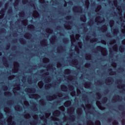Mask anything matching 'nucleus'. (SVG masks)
I'll list each match as a JSON object with an SVG mask.
<instances>
[{"mask_svg":"<svg viewBox=\"0 0 125 125\" xmlns=\"http://www.w3.org/2000/svg\"><path fill=\"white\" fill-rule=\"evenodd\" d=\"M73 11L82 13L83 11V8L81 6H76L73 8Z\"/></svg>","mask_w":125,"mask_h":125,"instance_id":"f257e3e1","label":"nucleus"},{"mask_svg":"<svg viewBox=\"0 0 125 125\" xmlns=\"http://www.w3.org/2000/svg\"><path fill=\"white\" fill-rule=\"evenodd\" d=\"M96 49H97V50H103L104 53L103 54V55H106V54H107V50H106L105 48H104L101 46H98L96 48Z\"/></svg>","mask_w":125,"mask_h":125,"instance_id":"f03ea898","label":"nucleus"},{"mask_svg":"<svg viewBox=\"0 0 125 125\" xmlns=\"http://www.w3.org/2000/svg\"><path fill=\"white\" fill-rule=\"evenodd\" d=\"M3 62L5 67H7V66H8V63L7 62V60L6 59V58L5 57L3 58Z\"/></svg>","mask_w":125,"mask_h":125,"instance_id":"7ed1b4c3","label":"nucleus"},{"mask_svg":"<svg viewBox=\"0 0 125 125\" xmlns=\"http://www.w3.org/2000/svg\"><path fill=\"white\" fill-rule=\"evenodd\" d=\"M34 13L33 15V16L35 18H38V17H39L40 16V14L39 13V12H38V11L35 10L34 11Z\"/></svg>","mask_w":125,"mask_h":125,"instance_id":"20e7f679","label":"nucleus"},{"mask_svg":"<svg viewBox=\"0 0 125 125\" xmlns=\"http://www.w3.org/2000/svg\"><path fill=\"white\" fill-rule=\"evenodd\" d=\"M55 40H56V36H53L52 38L50 40L51 43H54V42H55Z\"/></svg>","mask_w":125,"mask_h":125,"instance_id":"39448f33","label":"nucleus"},{"mask_svg":"<svg viewBox=\"0 0 125 125\" xmlns=\"http://www.w3.org/2000/svg\"><path fill=\"white\" fill-rule=\"evenodd\" d=\"M81 21H83V22H85L86 21V17L85 15H82V17L81 18Z\"/></svg>","mask_w":125,"mask_h":125,"instance_id":"423d86ee","label":"nucleus"},{"mask_svg":"<svg viewBox=\"0 0 125 125\" xmlns=\"http://www.w3.org/2000/svg\"><path fill=\"white\" fill-rule=\"evenodd\" d=\"M5 13V9L3 8L0 11V14L2 15V16H4V14Z\"/></svg>","mask_w":125,"mask_h":125,"instance_id":"0eeeda50","label":"nucleus"},{"mask_svg":"<svg viewBox=\"0 0 125 125\" xmlns=\"http://www.w3.org/2000/svg\"><path fill=\"white\" fill-rule=\"evenodd\" d=\"M101 30L104 32L107 31V26H106V25H103L102 28H101Z\"/></svg>","mask_w":125,"mask_h":125,"instance_id":"6e6552de","label":"nucleus"},{"mask_svg":"<svg viewBox=\"0 0 125 125\" xmlns=\"http://www.w3.org/2000/svg\"><path fill=\"white\" fill-rule=\"evenodd\" d=\"M46 42V40L43 39L42 41L41 42V43L42 44V45H46V44H47V42Z\"/></svg>","mask_w":125,"mask_h":125,"instance_id":"1a4fd4ad","label":"nucleus"},{"mask_svg":"<svg viewBox=\"0 0 125 125\" xmlns=\"http://www.w3.org/2000/svg\"><path fill=\"white\" fill-rule=\"evenodd\" d=\"M20 42L21 44H25L26 43V40L25 39L22 38L20 40Z\"/></svg>","mask_w":125,"mask_h":125,"instance_id":"9d476101","label":"nucleus"},{"mask_svg":"<svg viewBox=\"0 0 125 125\" xmlns=\"http://www.w3.org/2000/svg\"><path fill=\"white\" fill-rule=\"evenodd\" d=\"M56 112H57V113H53V116L54 117H58L59 116L60 114L61 113L60 111H59V110H57Z\"/></svg>","mask_w":125,"mask_h":125,"instance_id":"9b49d317","label":"nucleus"},{"mask_svg":"<svg viewBox=\"0 0 125 125\" xmlns=\"http://www.w3.org/2000/svg\"><path fill=\"white\" fill-rule=\"evenodd\" d=\"M119 50L121 52H124L125 51V47L123 45H121L119 47Z\"/></svg>","mask_w":125,"mask_h":125,"instance_id":"f8f14e48","label":"nucleus"},{"mask_svg":"<svg viewBox=\"0 0 125 125\" xmlns=\"http://www.w3.org/2000/svg\"><path fill=\"white\" fill-rule=\"evenodd\" d=\"M25 36L27 39H31V37H32V34L30 33H27Z\"/></svg>","mask_w":125,"mask_h":125,"instance_id":"ddd939ff","label":"nucleus"},{"mask_svg":"<svg viewBox=\"0 0 125 125\" xmlns=\"http://www.w3.org/2000/svg\"><path fill=\"white\" fill-rule=\"evenodd\" d=\"M83 114V109L82 108H78V115L79 116H81Z\"/></svg>","mask_w":125,"mask_h":125,"instance_id":"4468645a","label":"nucleus"},{"mask_svg":"<svg viewBox=\"0 0 125 125\" xmlns=\"http://www.w3.org/2000/svg\"><path fill=\"white\" fill-rule=\"evenodd\" d=\"M70 89L72 90L73 94H76V92L74 91V86L73 85H70Z\"/></svg>","mask_w":125,"mask_h":125,"instance_id":"2eb2a0df","label":"nucleus"},{"mask_svg":"<svg viewBox=\"0 0 125 125\" xmlns=\"http://www.w3.org/2000/svg\"><path fill=\"white\" fill-rule=\"evenodd\" d=\"M24 15H25V12L24 11H22L19 13L20 17H24Z\"/></svg>","mask_w":125,"mask_h":125,"instance_id":"dca6fc26","label":"nucleus"},{"mask_svg":"<svg viewBox=\"0 0 125 125\" xmlns=\"http://www.w3.org/2000/svg\"><path fill=\"white\" fill-rule=\"evenodd\" d=\"M72 102L70 101H68L67 102V104H65L64 106H65V107H66V106H70Z\"/></svg>","mask_w":125,"mask_h":125,"instance_id":"f3484780","label":"nucleus"},{"mask_svg":"<svg viewBox=\"0 0 125 125\" xmlns=\"http://www.w3.org/2000/svg\"><path fill=\"white\" fill-rule=\"evenodd\" d=\"M107 100H108V98L107 97H104L103 98L102 101V103H106L107 102Z\"/></svg>","mask_w":125,"mask_h":125,"instance_id":"a211bd4d","label":"nucleus"},{"mask_svg":"<svg viewBox=\"0 0 125 125\" xmlns=\"http://www.w3.org/2000/svg\"><path fill=\"white\" fill-rule=\"evenodd\" d=\"M30 96H31V97H34L35 98H39V97H40V95H33V94H31L30 95Z\"/></svg>","mask_w":125,"mask_h":125,"instance_id":"6ab92c4d","label":"nucleus"},{"mask_svg":"<svg viewBox=\"0 0 125 125\" xmlns=\"http://www.w3.org/2000/svg\"><path fill=\"white\" fill-rule=\"evenodd\" d=\"M85 3L87 7H88V6H89V1H88V0H85Z\"/></svg>","mask_w":125,"mask_h":125,"instance_id":"aec40b11","label":"nucleus"},{"mask_svg":"<svg viewBox=\"0 0 125 125\" xmlns=\"http://www.w3.org/2000/svg\"><path fill=\"white\" fill-rule=\"evenodd\" d=\"M64 72L65 74H70V73H71V70L69 69H65L64 70Z\"/></svg>","mask_w":125,"mask_h":125,"instance_id":"412c9836","label":"nucleus"},{"mask_svg":"<svg viewBox=\"0 0 125 125\" xmlns=\"http://www.w3.org/2000/svg\"><path fill=\"white\" fill-rule=\"evenodd\" d=\"M62 89L63 91H64L65 90H66L67 88H66V85H62Z\"/></svg>","mask_w":125,"mask_h":125,"instance_id":"4be33fe9","label":"nucleus"},{"mask_svg":"<svg viewBox=\"0 0 125 125\" xmlns=\"http://www.w3.org/2000/svg\"><path fill=\"white\" fill-rule=\"evenodd\" d=\"M22 24H23V25H27V24H28V21L24 20L23 21H22Z\"/></svg>","mask_w":125,"mask_h":125,"instance_id":"5701e85b","label":"nucleus"},{"mask_svg":"<svg viewBox=\"0 0 125 125\" xmlns=\"http://www.w3.org/2000/svg\"><path fill=\"white\" fill-rule=\"evenodd\" d=\"M119 110H125V106L123 105H120L119 106Z\"/></svg>","mask_w":125,"mask_h":125,"instance_id":"b1692460","label":"nucleus"},{"mask_svg":"<svg viewBox=\"0 0 125 125\" xmlns=\"http://www.w3.org/2000/svg\"><path fill=\"white\" fill-rule=\"evenodd\" d=\"M19 3V0H16L15 2L14 3V6H16V5H18Z\"/></svg>","mask_w":125,"mask_h":125,"instance_id":"393cba45","label":"nucleus"},{"mask_svg":"<svg viewBox=\"0 0 125 125\" xmlns=\"http://www.w3.org/2000/svg\"><path fill=\"white\" fill-rule=\"evenodd\" d=\"M109 25H110V27H112V26H113L114 25V21L113 20H111L109 21Z\"/></svg>","mask_w":125,"mask_h":125,"instance_id":"a878e982","label":"nucleus"},{"mask_svg":"<svg viewBox=\"0 0 125 125\" xmlns=\"http://www.w3.org/2000/svg\"><path fill=\"white\" fill-rule=\"evenodd\" d=\"M85 84L86 85V86H87V87H89V86H90V85L91 84V83H90V82H86Z\"/></svg>","mask_w":125,"mask_h":125,"instance_id":"bb28decb","label":"nucleus"},{"mask_svg":"<svg viewBox=\"0 0 125 125\" xmlns=\"http://www.w3.org/2000/svg\"><path fill=\"white\" fill-rule=\"evenodd\" d=\"M20 108H21V106L20 105H18L16 106V107H15V109L16 110H20Z\"/></svg>","mask_w":125,"mask_h":125,"instance_id":"cd10ccee","label":"nucleus"},{"mask_svg":"<svg viewBox=\"0 0 125 125\" xmlns=\"http://www.w3.org/2000/svg\"><path fill=\"white\" fill-rule=\"evenodd\" d=\"M109 71L111 75H115V74H116V72L112 71V69H110Z\"/></svg>","mask_w":125,"mask_h":125,"instance_id":"c85d7f7f","label":"nucleus"},{"mask_svg":"<svg viewBox=\"0 0 125 125\" xmlns=\"http://www.w3.org/2000/svg\"><path fill=\"white\" fill-rule=\"evenodd\" d=\"M8 12L9 14H11V13L12 12V8H10L8 10Z\"/></svg>","mask_w":125,"mask_h":125,"instance_id":"c756f323","label":"nucleus"},{"mask_svg":"<svg viewBox=\"0 0 125 125\" xmlns=\"http://www.w3.org/2000/svg\"><path fill=\"white\" fill-rule=\"evenodd\" d=\"M119 125V122L117 121H115L113 123V125Z\"/></svg>","mask_w":125,"mask_h":125,"instance_id":"7c9ffc66","label":"nucleus"},{"mask_svg":"<svg viewBox=\"0 0 125 125\" xmlns=\"http://www.w3.org/2000/svg\"><path fill=\"white\" fill-rule=\"evenodd\" d=\"M71 18H72V16H71V15L67 16L66 17V20H70V19H71Z\"/></svg>","mask_w":125,"mask_h":125,"instance_id":"2f4dec72","label":"nucleus"},{"mask_svg":"<svg viewBox=\"0 0 125 125\" xmlns=\"http://www.w3.org/2000/svg\"><path fill=\"white\" fill-rule=\"evenodd\" d=\"M95 125H101V122H100V121L98 120Z\"/></svg>","mask_w":125,"mask_h":125,"instance_id":"473e14b6","label":"nucleus"},{"mask_svg":"<svg viewBox=\"0 0 125 125\" xmlns=\"http://www.w3.org/2000/svg\"><path fill=\"white\" fill-rule=\"evenodd\" d=\"M101 7H102V6H101V5H98L97 6V9H96V11H99V9H101Z\"/></svg>","mask_w":125,"mask_h":125,"instance_id":"72a5a7b5","label":"nucleus"},{"mask_svg":"<svg viewBox=\"0 0 125 125\" xmlns=\"http://www.w3.org/2000/svg\"><path fill=\"white\" fill-rule=\"evenodd\" d=\"M4 32H5V29L4 28H1L0 30V33H4Z\"/></svg>","mask_w":125,"mask_h":125,"instance_id":"f704fd0d","label":"nucleus"},{"mask_svg":"<svg viewBox=\"0 0 125 125\" xmlns=\"http://www.w3.org/2000/svg\"><path fill=\"white\" fill-rule=\"evenodd\" d=\"M30 5L32 6V7H33L34 8H36V6H35V4L34 3L31 2L30 3Z\"/></svg>","mask_w":125,"mask_h":125,"instance_id":"c9c22d12","label":"nucleus"},{"mask_svg":"<svg viewBox=\"0 0 125 125\" xmlns=\"http://www.w3.org/2000/svg\"><path fill=\"white\" fill-rule=\"evenodd\" d=\"M70 120L71 121H75V115H72L71 116Z\"/></svg>","mask_w":125,"mask_h":125,"instance_id":"e433bc0d","label":"nucleus"},{"mask_svg":"<svg viewBox=\"0 0 125 125\" xmlns=\"http://www.w3.org/2000/svg\"><path fill=\"white\" fill-rule=\"evenodd\" d=\"M40 2H41V3H43V4H44L45 3V0H40Z\"/></svg>","mask_w":125,"mask_h":125,"instance_id":"4c0bfd02","label":"nucleus"},{"mask_svg":"<svg viewBox=\"0 0 125 125\" xmlns=\"http://www.w3.org/2000/svg\"><path fill=\"white\" fill-rule=\"evenodd\" d=\"M74 62H75V64H76V65H78V63H79V61H78V59H75L74 60Z\"/></svg>","mask_w":125,"mask_h":125,"instance_id":"58836bf2","label":"nucleus"},{"mask_svg":"<svg viewBox=\"0 0 125 125\" xmlns=\"http://www.w3.org/2000/svg\"><path fill=\"white\" fill-rule=\"evenodd\" d=\"M118 33H119V30H118V29H114V34L117 35V34H118Z\"/></svg>","mask_w":125,"mask_h":125,"instance_id":"ea45409f","label":"nucleus"},{"mask_svg":"<svg viewBox=\"0 0 125 125\" xmlns=\"http://www.w3.org/2000/svg\"><path fill=\"white\" fill-rule=\"evenodd\" d=\"M28 2V0H22V3L23 4H26Z\"/></svg>","mask_w":125,"mask_h":125,"instance_id":"a19ab883","label":"nucleus"},{"mask_svg":"<svg viewBox=\"0 0 125 125\" xmlns=\"http://www.w3.org/2000/svg\"><path fill=\"white\" fill-rule=\"evenodd\" d=\"M46 30L50 32V33H52V32H53V30L50 28H47Z\"/></svg>","mask_w":125,"mask_h":125,"instance_id":"79ce46f5","label":"nucleus"},{"mask_svg":"<svg viewBox=\"0 0 125 125\" xmlns=\"http://www.w3.org/2000/svg\"><path fill=\"white\" fill-rule=\"evenodd\" d=\"M3 88L4 90H7V89H8V87H7V86H3Z\"/></svg>","mask_w":125,"mask_h":125,"instance_id":"37998d69","label":"nucleus"},{"mask_svg":"<svg viewBox=\"0 0 125 125\" xmlns=\"http://www.w3.org/2000/svg\"><path fill=\"white\" fill-rule=\"evenodd\" d=\"M47 99H48L49 100H52V98H53V97L50 96L48 97H47Z\"/></svg>","mask_w":125,"mask_h":125,"instance_id":"c03bdc74","label":"nucleus"},{"mask_svg":"<svg viewBox=\"0 0 125 125\" xmlns=\"http://www.w3.org/2000/svg\"><path fill=\"white\" fill-rule=\"evenodd\" d=\"M70 21H68V23L66 26L67 28H68V29H70L71 28V26L69 25V24H70Z\"/></svg>","mask_w":125,"mask_h":125,"instance_id":"a18cd8bd","label":"nucleus"},{"mask_svg":"<svg viewBox=\"0 0 125 125\" xmlns=\"http://www.w3.org/2000/svg\"><path fill=\"white\" fill-rule=\"evenodd\" d=\"M115 98H117L118 99V100H121V97L119 95H117L115 97Z\"/></svg>","mask_w":125,"mask_h":125,"instance_id":"49530a36","label":"nucleus"},{"mask_svg":"<svg viewBox=\"0 0 125 125\" xmlns=\"http://www.w3.org/2000/svg\"><path fill=\"white\" fill-rule=\"evenodd\" d=\"M62 41L63 42H68V39L67 38H64Z\"/></svg>","mask_w":125,"mask_h":125,"instance_id":"de8ad7c7","label":"nucleus"},{"mask_svg":"<svg viewBox=\"0 0 125 125\" xmlns=\"http://www.w3.org/2000/svg\"><path fill=\"white\" fill-rule=\"evenodd\" d=\"M31 27H28L29 29H32L33 30V29H35V26L34 25H30Z\"/></svg>","mask_w":125,"mask_h":125,"instance_id":"09e8293b","label":"nucleus"},{"mask_svg":"<svg viewBox=\"0 0 125 125\" xmlns=\"http://www.w3.org/2000/svg\"><path fill=\"white\" fill-rule=\"evenodd\" d=\"M97 95L98 98H101V94L98 93L97 94Z\"/></svg>","mask_w":125,"mask_h":125,"instance_id":"8fccbe9b","label":"nucleus"},{"mask_svg":"<svg viewBox=\"0 0 125 125\" xmlns=\"http://www.w3.org/2000/svg\"><path fill=\"white\" fill-rule=\"evenodd\" d=\"M15 64L17 67H19V63L18 62H15Z\"/></svg>","mask_w":125,"mask_h":125,"instance_id":"3c124183","label":"nucleus"},{"mask_svg":"<svg viewBox=\"0 0 125 125\" xmlns=\"http://www.w3.org/2000/svg\"><path fill=\"white\" fill-rule=\"evenodd\" d=\"M15 77V75H12L11 76H9L8 77V79H9V80H10V79H13V78H14Z\"/></svg>","mask_w":125,"mask_h":125,"instance_id":"603ef678","label":"nucleus"},{"mask_svg":"<svg viewBox=\"0 0 125 125\" xmlns=\"http://www.w3.org/2000/svg\"><path fill=\"white\" fill-rule=\"evenodd\" d=\"M31 91L33 93H35L36 92V89L35 88H32L31 89Z\"/></svg>","mask_w":125,"mask_h":125,"instance_id":"864d4df0","label":"nucleus"},{"mask_svg":"<svg viewBox=\"0 0 125 125\" xmlns=\"http://www.w3.org/2000/svg\"><path fill=\"white\" fill-rule=\"evenodd\" d=\"M10 48V44L9 43L7 44L6 48H7V49H9Z\"/></svg>","mask_w":125,"mask_h":125,"instance_id":"5fc2aeb1","label":"nucleus"},{"mask_svg":"<svg viewBox=\"0 0 125 125\" xmlns=\"http://www.w3.org/2000/svg\"><path fill=\"white\" fill-rule=\"evenodd\" d=\"M122 125H125V119H123L122 122Z\"/></svg>","mask_w":125,"mask_h":125,"instance_id":"6e6d98bb","label":"nucleus"},{"mask_svg":"<svg viewBox=\"0 0 125 125\" xmlns=\"http://www.w3.org/2000/svg\"><path fill=\"white\" fill-rule=\"evenodd\" d=\"M2 118H3V114L0 112V118L1 119Z\"/></svg>","mask_w":125,"mask_h":125,"instance_id":"4d7b16f0","label":"nucleus"},{"mask_svg":"<svg viewBox=\"0 0 125 125\" xmlns=\"http://www.w3.org/2000/svg\"><path fill=\"white\" fill-rule=\"evenodd\" d=\"M85 66L87 67H90V63H87L85 64Z\"/></svg>","mask_w":125,"mask_h":125,"instance_id":"13d9d810","label":"nucleus"},{"mask_svg":"<svg viewBox=\"0 0 125 125\" xmlns=\"http://www.w3.org/2000/svg\"><path fill=\"white\" fill-rule=\"evenodd\" d=\"M119 12L118 13V14L119 15H122V10L119 9Z\"/></svg>","mask_w":125,"mask_h":125,"instance_id":"bf43d9fd","label":"nucleus"},{"mask_svg":"<svg viewBox=\"0 0 125 125\" xmlns=\"http://www.w3.org/2000/svg\"><path fill=\"white\" fill-rule=\"evenodd\" d=\"M87 57H88L89 59H90V58H91V55L88 54L87 55Z\"/></svg>","mask_w":125,"mask_h":125,"instance_id":"052dcab7","label":"nucleus"},{"mask_svg":"<svg viewBox=\"0 0 125 125\" xmlns=\"http://www.w3.org/2000/svg\"><path fill=\"white\" fill-rule=\"evenodd\" d=\"M59 50H63V46H61L60 47H59Z\"/></svg>","mask_w":125,"mask_h":125,"instance_id":"680f3d73","label":"nucleus"},{"mask_svg":"<svg viewBox=\"0 0 125 125\" xmlns=\"http://www.w3.org/2000/svg\"><path fill=\"white\" fill-rule=\"evenodd\" d=\"M121 86H122L123 89H124V88L125 87V84H121Z\"/></svg>","mask_w":125,"mask_h":125,"instance_id":"e2e57ef3","label":"nucleus"},{"mask_svg":"<svg viewBox=\"0 0 125 125\" xmlns=\"http://www.w3.org/2000/svg\"><path fill=\"white\" fill-rule=\"evenodd\" d=\"M88 123H89V124H90L91 125H93V122H92L90 120L88 121Z\"/></svg>","mask_w":125,"mask_h":125,"instance_id":"0e129e2a","label":"nucleus"},{"mask_svg":"<svg viewBox=\"0 0 125 125\" xmlns=\"http://www.w3.org/2000/svg\"><path fill=\"white\" fill-rule=\"evenodd\" d=\"M40 103H42V104H43V103H44V100H43V99L41 100L40 101Z\"/></svg>","mask_w":125,"mask_h":125,"instance_id":"69168bd1","label":"nucleus"},{"mask_svg":"<svg viewBox=\"0 0 125 125\" xmlns=\"http://www.w3.org/2000/svg\"><path fill=\"white\" fill-rule=\"evenodd\" d=\"M16 85L18 88H20V84H16Z\"/></svg>","mask_w":125,"mask_h":125,"instance_id":"338daca9","label":"nucleus"},{"mask_svg":"<svg viewBox=\"0 0 125 125\" xmlns=\"http://www.w3.org/2000/svg\"><path fill=\"white\" fill-rule=\"evenodd\" d=\"M107 37H108L109 38L111 37V35L110 34V33H107L106 34Z\"/></svg>","mask_w":125,"mask_h":125,"instance_id":"774afa93","label":"nucleus"}]
</instances>
